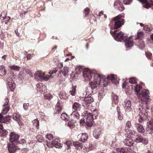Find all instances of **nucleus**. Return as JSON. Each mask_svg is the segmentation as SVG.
Segmentation results:
<instances>
[{"label": "nucleus", "mask_w": 153, "mask_h": 153, "mask_svg": "<svg viewBox=\"0 0 153 153\" xmlns=\"http://www.w3.org/2000/svg\"><path fill=\"white\" fill-rule=\"evenodd\" d=\"M149 91L146 89L142 91L140 95L142 97L140 102L142 105L138 108V112L140 116L144 117V118H147L148 115V112L149 111V108L147 104L149 102H150L149 96L148 95Z\"/></svg>", "instance_id": "1"}, {"label": "nucleus", "mask_w": 153, "mask_h": 153, "mask_svg": "<svg viewBox=\"0 0 153 153\" xmlns=\"http://www.w3.org/2000/svg\"><path fill=\"white\" fill-rule=\"evenodd\" d=\"M117 31H110V33L114 38V39L117 42L123 41L125 42V46L127 48L132 47L133 45V41L130 36L128 38L125 34H124L122 31L116 33Z\"/></svg>", "instance_id": "2"}, {"label": "nucleus", "mask_w": 153, "mask_h": 153, "mask_svg": "<svg viewBox=\"0 0 153 153\" xmlns=\"http://www.w3.org/2000/svg\"><path fill=\"white\" fill-rule=\"evenodd\" d=\"M20 135L14 132H11L10 134L9 141L10 143L7 144V148L9 153H15L18 144Z\"/></svg>", "instance_id": "3"}, {"label": "nucleus", "mask_w": 153, "mask_h": 153, "mask_svg": "<svg viewBox=\"0 0 153 153\" xmlns=\"http://www.w3.org/2000/svg\"><path fill=\"white\" fill-rule=\"evenodd\" d=\"M93 75L94 77V81L91 82L89 85L91 89L94 90L95 89H98L99 88L100 85L101 78H102V75H101L99 74L96 73V71H94L92 72Z\"/></svg>", "instance_id": "4"}, {"label": "nucleus", "mask_w": 153, "mask_h": 153, "mask_svg": "<svg viewBox=\"0 0 153 153\" xmlns=\"http://www.w3.org/2000/svg\"><path fill=\"white\" fill-rule=\"evenodd\" d=\"M82 71L83 76L85 81L90 80L92 78L93 73L88 69H83L81 67H78L76 69V73L80 74Z\"/></svg>", "instance_id": "5"}, {"label": "nucleus", "mask_w": 153, "mask_h": 153, "mask_svg": "<svg viewBox=\"0 0 153 153\" xmlns=\"http://www.w3.org/2000/svg\"><path fill=\"white\" fill-rule=\"evenodd\" d=\"M112 21L115 22L114 28L117 29L123 24L124 19L121 18V16L119 15L113 18Z\"/></svg>", "instance_id": "6"}, {"label": "nucleus", "mask_w": 153, "mask_h": 153, "mask_svg": "<svg viewBox=\"0 0 153 153\" xmlns=\"http://www.w3.org/2000/svg\"><path fill=\"white\" fill-rule=\"evenodd\" d=\"M91 94L86 93L82 102V104L84 106L89 104L94 101L93 98L91 97Z\"/></svg>", "instance_id": "7"}, {"label": "nucleus", "mask_w": 153, "mask_h": 153, "mask_svg": "<svg viewBox=\"0 0 153 153\" xmlns=\"http://www.w3.org/2000/svg\"><path fill=\"white\" fill-rule=\"evenodd\" d=\"M131 124L130 121H128L126 123V125L125 127V131L127 133V134H130L128 135L130 137H131V135L134 134L136 131L135 130L132 131L131 129Z\"/></svg>", "instance_id": "8"}, {"label": "nucleus", "mask_w": 153, "mask_h": 153, "mask_svg": "<svg viewBox=\"0 0 153 153\" xmlns=\"http://www.w3.org/2000/svg\"><path fill=\"white\" fill-rule=\"evenodd\" d=\"M134 141L137 143L142 142L144 144H147L148 142V140L146 138H143L140 134H138L134 140Z\"/></svg>", "instance_id": "9"}, {"label": "nucleus", "mask_w": 153, "mask_h": 153, "mask_svg": "<svg viewBox=\"0 0 153 153\" xmlns=\"http://www.w3.org/2000/svg\"><path fill=\"white\" fill-rule=\"evenodd\" d=\"M139 1L144 4V7L148 9L151 7L153 9V1L152 0H150L149 2L147 0H138Z\"/></svg>", "instance_id": "10"}, {"label": "nucleus", "mask_w": 153, "mask_h": 153, "mask_svg": "<svg viewBox=\"0 0 153 153\" xmlns=\"http://www.w3.org/2000/svg\"><path fill=\"white\" fill-rule=\"evenodd\" d=\"M93 122V115L91 113H89L87 115L86 120V125L88 127H91L92 125Z\"/></svg>", "instance_id": "11"}, {"label": "nucleus", "mask_w": 153, "mask_h": 153, "mask_svg": "<svg viewBox=\"0 0 153 153\" xmlns=\"http://www.w3.org/2000/svg\"><path fill=\"white\" fill-rule=\"evenodd\" d=\"M107 79L108 81L111 80L112 83L115 84H117L119 82V79L117 77V75L113 74L108 76Z\"/></svg>", "instance_id": "12"}, {"label": "nucleus", "mask_w": 153, "mask_h": 153, "mask_svg": "<svg viewBox=\"0 0 153 153\" xmlns=\"http://www.w3.org/2000/svg\"><path fill=\"white\" fill-rule=\"evenodd\" d=\"M123 105L126 111H130L131 110V102L129 100H126L123 103Z\"/></svg>", "instance_id": "13"}, {"label": "nucleus", "mask_w": 153, "mask_h": 153, "mask_svg": "<svg viewBox=\"0 0 153 153\" xmlns=\"http://www.w3.org/2000/svg\"><path fill=\"white\" fill-rule=\"evenodd\" d=\"M7 83L8 87L10 89V91H13L15 87V84L13 81L11 79H10L9 78H7Z\"/></svg>", "instance_id": "14"}, {"label": "nucleus", "mask_w": 153, "mask_h": 153, "mask_svg": "<svg viewBox=\"0 0 153 153\" xmlns=\"http://www.w3.org/2000/svg\"><path fill=\"white\" fill-rule=\"evenodd\" d=\"M146 132L148 134H152L153 133V122L152 121H150L147 123L146 129Z\"/></svg>", "instance_id": "15"}, {"label": "nucleus", "mask_w": 153, "mask_h": 153, "mask_svg": "<svg viewBox=\"0 0 153 153\" xmlns=\"http://www.w3.org/2000/svg\"><path fill=\"white\" fill-rule=\"evenodd\" d=\"M13 119L17 122L20 125H22L23 123L20 120V116L19 113H14L13 114L12 116Z\"/></svg>", "instance_id": "16"}, {"label": "nucleus", "mask_w": 153, "mask_h": 153, "mask_svg": "<svg viewBox=\"0 0 153 153\" xmlns=\"http://www.w3.org/2000/svg\"><path fill=\"white\" fill-rule=\"evenodd\" d=\"M78 138L79 140L82 142H85L88 139V136L86 133H82L78 135Z\"/></svg>", "instance_id": "17"}, {"label": "nucleus", "mask_w": 153, "mask_h": 153, "mask_svg": "<svg viewBox=\"0 0 153 153\" xmlns=\"http://www.w3.org/2000/svg\"><path fill=\"white\" fill-rule=\"evenodd\" d=\"M72 120L77 121L80 117V115L78 112L76 111H73L71 114Z\"/></svg>", "instance_id": "18"}, {"label": "nucleus", "mask_w": 153, "mask_h": 153, "mask_svg": "<svg viewBox=\"0 0 153 153\" xmlns=\"http://www.w3.org/2000/svg\"><path fill=\"white\" fill-rule=\"evenodd\" d=\"M37 90L40 93L45 92V90L46 89L45 86L42 83L37 84L36 85Z\"/></svg>", "instance_id": "19"}, {"label": "nucleus", "mask_w": 153, "mask_h": 153, "mask_svg": "<svg viewBox=\"0 0 153 153\" xmlns=\"http://www.w3.org/2000/svg\"><path fill=\"white\" fill-rule=\"evenodd\" d=\"M135 127L138 132L140 133L143 134L145 132L144 128L143 126L139 123H136Z\"/></svg>", "instance_id": "20"}, {"label": "nucleus", "mask_w": 153, "mask_h": 153, "mask_svg": "<svg viewBox=\"0 0 153 153\" xmlns=\"http://www.w3.org/2000/svg\"><path fill=\"white\" fill-rule=\"evenodd\" d=\"M59 142L60 141L59 139H56L52 141L51 143V146H54L56 148H60L62 147V145Z\"/></svg>", "instance_id": "21"}, {"label": "nucleus", "mask_w": 153, "mask_h": 153, "mask_svg": "<svg viewBox=\"0 0 153 153\" xmlns=\"http://www.w3.org/2000/svg\"><path fill=\"white\" fill-rule=\"evenodd\" d=\"M35 78L36 80L42 81L43 73L41 71H37L35 74Z\"/></svg>", "instance_id": "22"}, {"label": "nucleus", "mask_w": 153, "mask_h": 153, "mask_svg": "<svg viewBox=\"0 0 153 153\" xmlns=\"http://www.w3.org/2000/svg\"><path fill=\"white\" fill-rule=\"evenodd\" d=\"M124 144L127 146H133L134 141L131 138H126L124 140Z\"/></svg>", "instance_id": "23"}, {"label": "nucleus", "mask_w": 153, "mask_h": 153, "mask_svg": "<svg viewBox=\"0 0 153 153\" xmlns=\"http://www.w3.org/2000/svg\"><path fill=\"white\" fill-rule=\"evenodd\" d=\"M114 5L116 6L118 8L120 11H122L124 9V7L123 6L122 3L119 1L114 2Z\"/></svg>", "instance_id": "24"}, {"label": "nucleus", "mask_w": 153, "mask_h": 153, "mask_svg": "<svg viewBox=\"0 0 153 153\" xmlns=\"http://www.w3.org/2000/svg\"><path fill=\"white\" fill-rule=\"evenodd\" d=\"M116 150L118 153H127L128 149L127 148L121 147L117 148Z\"/></svg>", "instance_id": "25"}, {"label": "nucleus", "mask_w": 153, "mask_h": 153, "mask_svg": "<svg viewBox=\"0 0 153 153\" xmlns=\"http://www.w3.org/2000/svg\"><path fill=\"white\" fill-rule=\"evenodd\" d=\"M73 108L76 110L75 111H79L81 108V105L79 103L75 102L72 105Z\"/></svg>", "instance_id": "26"}, {"label": "nucleus", "mask_w": 153, "mask_h": 153, "mask_svg": "<svg viewBox=\"0 0 153 153\" xmlns=\"http://www.w3.org/2000/svg\"><path fill=\"white\" fill-rule=\"evenodd\" d=\"M69 69L68 68L66 67H64L63 70L60 71V74H63L64 76H66L68 75V72Z\"/></svg>", "instance_id": "27"}, {"label": "nucleus", "mask_w": 153, "mask_h": 153, "mask_svg": "<svg viewBox=\"0 0 153 153\" xmlns=\"http://www.w3.org/2000/svg\"><path fill=\"white\" fill-rule=\"evenodd\" d=\"M6 73L5 67L3 66H0V76H4L6 75Z\"/></svg>", "instance_id": "28"}, {"label": "nucleus", "mask_w": 153, "mask_h": 153, "mask_svg": "<svg viewBox=\"0 0 153 153\" xmlns=\"http://www.w3.org/2000/svg\"><path fill=\"white\" fill-rule=\"evenodd\" d=\"M61 118L65 121H68L69 119V117L68 115L65 113H62L61 116Z\"/></svg>", "instance_id": "29"}, {"label": "nucleus", "mask_w": 153, "mask_h": 153, "mask_svg": "<svg viewBox=\"0 0 153 153\" xmlns=\"http://www.w3.org/2000/svg\"><path fill=\"white\" fill-rule=\"evenodd\" d=\"M113 100L112 102L115 104H117L119 101V99L118 97L115 94L112 95Z\"/></svg>", "instance_id": "30"}, {"label": "nucleus", "mask_w": 153, "mask_h": 153, "mask_svg": "<svg viewBox=\"0 0 153 153\" xmlns=\"http://www.w3.org/2000/svg\"><path fill=\"white\" fill-rule=\"evenodd\" d=\"M59 96L61 99H66L68 98L66 93L64 92H61L59 94Z\"/></svg>", "instance_id": "31"}, {"label": "nucleus", "mask_w": 153, "mask_h": 153, "mask_svg": "<svg viewBox=\"0 0 153 153\" xmlns=\"http://www.w3.org/2000/svg\"><path fill=\"white\" fill-rule=\"evenodd\" d=\"M56 107V113L57 114V113H58V114H59V113H60L62 109V107L60 106L59 102L57 103Z\"/></svg>", "instance_id": "32"}, {"label": "nucleus", "mask_w": 153, "mask_h": 153, "mask_svg": "<svg viewBox=\"0 0 153 153\" xmlns=\"http://www.w3.org/2000/svg\"><path fill=\"white\" fill-rule=\"evenodd\" d=\"M33 124L36 127L37 129L39 128V122L37 119L34 120L33 121Z\"/></svg>", "instance_id": "33"}, {"label": "nucleus", "mask_w": 153, "mask_h": 153, "mask_svg": "<svg viewBox=\"0 0 153 153\" xmlns=\"http://www.w3.org/2000/svg\"><path fill=\"white\" fill-rule=\"evenodd\" d=\"M36 139L39 142H43L44 140V138L41 135H39L36 136Z\"/></svg>", "instance_id": "34"}, {"label": "nucleus", "mask_w": 153, "mask_h": 153, "mask_svg": "<svg viewBox=\"0 0 153 153\" xmlns=\"http://www.w3.org/2000/svg\"><path fill=\"white\" fill-rule=\"evenodd\" d=\"M141 89L142 87L140 86L139 85H137L135 88V91L137 94L140 92Z\"/></svg>", "instance_id": "35"}, {"label": "nucleus", "mask_w": 153, "mask_h": 153, "mask_svg": "<svg viewBox=\"0 0 153 153\" xmlns=\"http://www.w3.org/2000/svg\"><path fill=\"white\" fill-rule=\"evenodd\" d=\"M76 86H72V90H71L70 91V93H71V94L72 96L76 94Z\"/></svg>", "instance_id": "36"}, {"label": "nucleus", "mask_w": 153, "mask_h": 153, "mask_svg": "<svg viewBox=\"0 0 153 153\" xmlns=\"http://www.w3.org/2000/svg\"><path fill=\"white\" fill-rule=\"evenodd\" d=\"M10 68L12 70L15 71H19V70L20 68L16 65H13L10 66Z\"/></svg>", "instance_id": "37"}, {"label": "nucleus", "mask_w": 153, "mask_h": 153, "mask_svg": "<svg viewBox=\"0 0 153 153\" xmlns=\"http://www.w3.org/2000/svg\"><path fill=\"white\" fill-rule=\"evenodd\" d=\"M0 133L1 136L4 137H6L7 135L8 132L5 129H3Z\"/></svg>", "instance_id": "38"}, {"label": "nucleus", "mask_w": 153, "mask_h": 153, "mask_svg": "<svg viewBox=\"0 0 153 153\" xmlns=\"http://www.w3.org/2000/svg\"><path fill=\"white\" fill-rule=\"evenodd\" d=\"M143 34L142 32H139L137 33V38L135 39V40L141 39L143 37Z\"/></svg>", "instance_id": "39"}, {"label": "nucleus", "mask_w": 153, "mask_h": 153, "mask_svg": "<svg viewBox=\"0 0 153 153\" xmlns=\"http://www.w3.org/2000/svg\"><path fill=\"white\" fill-rule=\"evenodd\" d=\"M68 126L71 128H73L75 127V125L74 123L69 121L68 123Z\"/></svg>", "instance_id": "40"}, {"label": "nucleus", "mask_w": 153, "mask_h": 153, "mask_svg": "<svg viewBox=\"0 0 153 153\" xmlns=\"http://www.w3.org/2000/svg\"><path fill=\"white\" fill-rule=\"evenodd\" d=\"M44 96L45 99L49 100H50L53 97L52 95L49 93L45 94Z\"/></svg>", "instance_id": "41"}, {"label": "nucleus", "mask_w": 153, "mask_h": 153, "mask_svg": "<svg viewBox=\"0 0 153 153\" xmlns=\"http://www.w3.org/2000/svg\"><path fill=\"white\" fill-rule=\"evenodd\" d=\"M9 109V107L6 106L3 109L2 113L3 114H5L8 112Z\"/></svg>", "instance_id": "42"}, {"label": "nucleus", "mask_w": 153, "mask_h": 153, "mask_svg": "<svg viewBox=\"0 0 153 153\" xmlns=\"http://www.w3.org/2000/svg\"><path fill=\"white\" fill-rule=\"evenodd\" d=\"M43 77L42 79V80L47 81L50 78H51V75L50 76H45V74L44 73H43Z\"/></svg>", "instance_id": "43"}, {"label": "nucleus", "mask_w": 153, "mask_h": 153, "mask_svg": "<svg viewBox=\"0 0 153 153\" xmlns=\"http://www.w3.org/2000/svg\"><path fill=\"white\" fill-rule=\"evenodd\" d=\"M129 82L131 84H135L137 83L136 80L134 77L130 78L129 80Z\"/></svg>", "instance_id": "44"}, {"label": "nucleus", "mask_w": 153, "mask_h": 153, "mask_svg": "<svg viewBox=\"0 0 153 153\" xmlns=\"http://www.w3.org/2000/svg\"><path fill=\"white\" fill-rule=\"evenodd\" d=\"M29 104L24 103L23 104V108L25 110H27L29 108Z\"/></svg>", "instance_id": "45"}, {"label": "nucleus", "mask_w": 153, "mask_h": 153, "mask_svg": "<svg viewBox=\"0 0 153 153\" xmlns=\"http://www.w3.org/2000/svg\"><path fill=\"white\" fill-rule=\"evenodd\" d=\"M46 138L49 140H51L53 138V135L51 134H48L46 135Z\"/></svg>", "instance_id": "46"}, {"label": "nucleus", "mask_w": 153, "mask_h": 153, "mask_svg": "<svg viewBox=\"0 0 153 153\" xmlns=\"http://www.w3.org/2000/svg\"><path fill=\"white\" fill-rule=\"evenodd\" d=\"M90 12V10L87 7L85 9V15L86 17L87 16Z\"/></svg>", "instance_id": "47"}, {"label": "nucleus", "mask_w": 153, "mask_h": 153, "mask_svg": "<svg viewBox=\"0 0 153 153\" xmlns=\"http://www.w3.org/2000/svg\"><path fill=\"white\" fill-rule=\"evenodd\" d=\"M146 57L148 58H150L152 56V54L150 52H148L146 53Z\"/></svg>", "instance_id": "48"}, {"label": "nucleus", "mask_w": 153, "mask_h": 153, "mask_svg": "<svg viewBox=\"0 0 153 153\" xmlns=\"http://www.w3.org/2000/svg\"><path fill=\"white\" fill-rule=\"evenodd\" d=\"M116 145L117 143L116 141H113L111 144V146L114 148L116 147Z\"/></svg>", "instance_id": "49"}, {"label": "nucleus", "mask_w": 153, "mask_h": 153, "mask_svg": "<svg viewBox=\"0 0 153 153\" xmlns=\"http://www.w3.org/2000/svg\"><path fill=\"white\" fill-rule=\"evenodd\" d=\"M25 142V140L24 139H22L21 140H18V144H21L24 143Z\"/></svg>", "instance_id": "50"}, {"label": "nucleus", "mask_w": 153, "mask_h": 153, "mask_svg": "<svg viewBox=\"0 0 153 153\" xmlns=\"http://www.w3.org/2000/svg\"><path fill=\"white\" fill-rule=\"evenodd\" d=\"M132 0H124L123 2L124 4H127L131 2Z\"/></svg>", "instance_id": "51"}, {"label": "nucleus", "mask_w": 153, "mask_h": 153, "mask_svg": "<svg viewBox=\"0 0 153 153\" xmlns=\"http://www.w3.org/2000/svg\"><path fill=\"white\" fill-rule=\"evenodd\" d=\"M128 86L126 84V82H125L123 84V89L126 88H127Z\"/></svg>", "instance_id": "52"}, {"label": "nucleus", "mask_w": 153, "mask_h": 153, "mask_svg": "<svg viewBox=\"0 0 153 153\" xmlns=\"http://www.w3.org/2000/svg\"><path fill=\"white\" fill-rule=\"evenodd\" d=\"M5 100V102L3 105V106H5V105H7L9 102L8 99L7 98H6Z\"/></svg>", "instance_id": "53"}, {"label": "nucleus", "mask_w": 153, "mask_h": 153, "mask_svg": "<svg viewBox=\"0 0 153 153\" xmlns=\"http://www.w3.org/2000/svg\"><path fill=\"white\" fill-rule=\"evenodd\" d=\"M27 74L29 75L30 76H33V74L32 73L31 71L30 70H28L27 71Z\"/></svg>", "instance_id": "54"}, {"label": "nucleus", "mask_w": 153, "mask_h": 153, "mask_svg": "<svg viewBox=\"0 0 153 153\" xmlns=\"http://www.w3.org/2000/svg\"><path fill=\"white\" fill-rule=\"evenodd\" d=\"M118 117L120 120H122L123 119V116L120 115V114H118Z\"/></svg>", "instance_id": "55"}, {"label": "nucleus", "mask_w": 153, "mask_h": 153, "mask_svg": "<svg viewBox=\"0 0 153 153\" xmlns=\"http://www.w3.org/2000/svg\"><path fill=\"white\" fill-rule=\"evenodd\" d=\"M66 144L69 147L70 145L71 144V143L69 141H66Z\"/></svg>", "instance_id": "56"}, {"label": "nucleus", "mask_w": 153, "mask_h": 153, "mask_svg": "<svg viewBox=\"0 0 153 153\" xmlns=\"http://www.w3.org/2000/svg\"><path fill=\"white\" fill-rule=\"evenodd\" d=\"M74 145L75 146H77L78 147H79L80 146L79 143L78 142H75V143H74Z\"/></svg>", "instance_id": "57"}, {"label": "nucleus", "mask_w": 153, "mask_h": 153, "mask_svg": "<svg viewBox=\"0 0 153 153\" xmlns=\"http://www.w3.org/2000/svg\"><path fill=\"white\" fill-rule=\"evenodd\" d=\"M33 55V54H28L27 56V59H30L31 57V56Z\"/></svg>", "instance_id": "58"}, {"label": "nucleus", "mask_w": 153, "mask_h": 153, "mask_svg": "<svg viewBox=\"0 0 153 153\" xmlns=\"http://www.w3.org/2000/svg\"><path fill=\"white\" fill-rule=\"evenodd\" d=\"M117 111L118 112V114H120V108L119 106H117Z\"/></svg>", "instance_id": "59"}, {"label": "nucleus", "mask_w": 153, "mask_h": 153, "mask_svg": "<svg viewBox=\"0 0 153 153\" xmlns=\"http://www.w3.org/2000/svg\"><path fill=\"white\" fill-rule=\"evenodd\" d=\"M7 21H6L5 22V24H6V25L7 24V23L9 21L10 19V17L9 16H8L7 17Z\"/></svg>", "instance_id": "60"}, {"label": "nucleus", "mask_w": 153, "mask_h": 153, "mask_svg": "<svg viewBox=\"0 0 153 153\" xmlns=\"http://www.w3.org/2000/svg\"><path fill=\"white\" fill-rule=\"evenodd\" d=\"M20 16L22 19H23L25 17V15L23 13H20Z\"/></svg>", "instance_id": "61"}, {"label": "nucleus", "mask_w": 153, "mask_h": 153, "mask_svg": "<svg viewBox=\"0 0 153 153\" xmlns=\"http://www.w3.org/2000/svg\"><path fill=\"white\" fill-rule=\"evenodd\" d=\"M141 117L140 119L139 120V122L140 123H141L142 122H143V118L144 117H143L142 116H140Z\"/></svg>", "instance_id": "62"}, {"label": "nucleus", "mask_w": 153, "mask_h": 153, "mask_svg": "<svg viewBox=\"0 0 153 153\" xmlns=\"http://www.w3.org/2000/svg\"><path fill=\"white\" fill-rule=\"evenodd\" d=\"M3 124H0V132L3 130Z\"/></svg>", "instance_id": "63"}, {"label": "nucleus", "mask_w": 153, "mask_h": 153, "mask_svg": "<svg viewBox=\"0 0 153 153\" xmlns=\"http://www.w3.org/2000/svg\"><path fill=\"white\" fill-rule=\"evenodd\" d=\"M3 118V116L1 114H0V123L2 122V120Z\"/></svg>", "instance_id": "64"}]
</instances>
